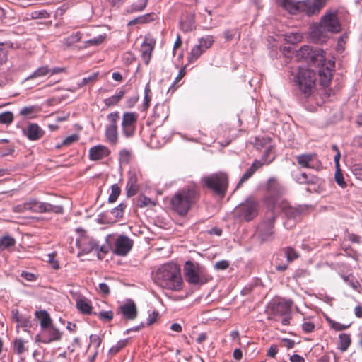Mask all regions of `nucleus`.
<instances>
[{
  "label": "nucleus",
  "instance_id": "1",
  "mask_svg": "<svg viewBox=\"0 0 362 362\" xmlns=\"http://www.w3.org/2000/svg\"><path fill=\"white\" fill-rule=\"evenodd\" d=\"M267 191L265 202L267 206L274 215L280 212L283 213L287 219L284 223L285 226L287 228H291L296 221L300 218L301 211L290 206L288 202L282 198L284 189L276 179L271 177L268 180Z\"/></svg>",
  "mask_w": 362,
  "mask_h": 362
},
{
  "label": "nucleus",
  "instance_id": "2",
  "mask_svg": "<svg viewBox=\"0 0 362 362\" xmlns=\"http://www.w3.org/2000/svg\"><path fill=\"white\" fill-rule=\"evenodd\" d=\"M296 57L299 60H305L318 66L321 85L327 86L329 84L335 62L333 59L327 60L326 53L324 50L313 49L310 46L305 45L297 51Z\"/></svg>",
  "mask_w": 362,
  "mask_h": 362
},
{
  "label": "nucleus",
  "instance_id": "3",
  "mask_svg": "<svg viewBox=\"0 0 362 362\" xmlns=\"http://www.w3.org/2000/svg\"><path fill=\"white\" fill-rule=\"evenodd\" d=\"M154 281L160 287L179 291L182 288V278L177 264L169 262L161 265L156 272Z\"/></svg>",
  "mask_w": 362,
  "mask_h": 362
},
{
  "label": "nucleus",
  "instance_id": "4",
  "mask_svg": "<svg viewBox=\"0 0 362 362\" xmlns=\"http://www.w3.org/2000/svg\"><path fill=\"white\" fill-rule=\"evenodd\" d=\"M199 197V189L194 182L188 184L172 197V209L180 216H185Z\"/></svg>",
  "mask_w": 362,
  "mask_h": 362
},
{
  "label": "nucleus",
  "instance_id": "5",
  "mask_svg": "<svg viewBox=\"0 0 362 362\" xmlns=\"http://www.w3.org/2000/svg\"><path fill=\"white\" fill-rule=\"evenodd\" d=\"M341 29V23L338 17L337 11H327L321 17L320 22L317 25L311 28L310 36L317 42L322 41L324 32L337 33Z\"/></svg>",
  "mask_w": 362,
  "mask_h": 362
},
{
  "label": "nucleus",
  "instance_id": "6",
  "mask_svg": "<svg viewBox=\"0 0 362 362\" xmlns=\"http://www.w3.org/2000/svg\"><path fill=\"white\" fill-rule=\"evenodd\" d=\"M291 75L295 86L301 94L306 98L310 96L315 89V72L306 66H299L297 70L291 71Z\"/></svg>",
  "mask_w": 362,
  "mask_h": 362
},
{
  "label": "nucleus",
  "instance_id": "7",
  "mask_svg": "<svg viewBox=\"0 0 362 362\" xmlns=\"http://www.w3.org/2000/svg\"><path fill=\"white\" fill-rule=\"evenodd\" d=\"M13 211L24 213L31 211L33 213H54L62 214L63 207L60 205H52L47 202H40L35 198H30L25 202L18 204L13 208Z\"/></svg>",
  "mask_w": 362,
  "mask_h": 362
},
{
  "label": "nucleus",
  "instance_id": "8",
  "mask_svg": "<svg viewBox=\"0 0 362 362\" xmlns=\"http://www.w3.org/2000/svg\"><path fill=\"white\" fill-rule=\"evenodd\" d=\"M186 281L193 285H202L209 279L205 268L197 262L188 260L184 265Z\"/></svg>",
  "mask_w": 362,
  "mask_h": 362
},
{
  "label": "nucleus",
  "instance_id": "9",
  "mask_svg": "<svg viewBox=\"0 0 362 362\" xmlns=\"http://www.w3.org/2000/svg\"><path fill=\"white\" fill-rule=\"evenodd\" d=\"M202 183L213 190V192L219 195H224L227 190L228 179L226 173L219 172L204 176L201 180Z\"/></svg>",
  "mask_w": 362,
  "mask_h": 362
},
{
  "label": "nucleus",
  "instance_id": "10",
  "mask_svg": "<svg viewBox=\"0 0 362 362\" xmlns=\"http://www.w3.org/2000/svg\"><path fill=\"white\" fill-rule=\"evenodd\" d=\"M76 245L81 251L78 255L88 254L93 251L97 253L103 252L105 254L108 252L107 246L100 245L98 241L85 234L81 235L77 239Z\"/></svg>",
  "mask_w": 362,
  "mask_h": 362
},
{
  "label": "nucleus",
  "instance_id": "11",
  "mask_svg": "<svg viewBox=\"0 0 362 362\" xmlns=\"http://www.w3.org/2000/svg\"><path fill=\"white\" fill-rule=\"evenodd\" d=\"M119 119L118 112H113L107 115L108 124L105 126V141L110 145H116L119 140L117 121Z\"/></svg>",
  "mask_w": 362,
  "mask_h": 362
},
{
  "label": "nucleus",
  "instance_id": "12",
  "mask_svg": "<svg viewBox=\"0 0 362 362\" xmlns=\"http://www.w3.org/2000/svg\"><path fill=\"white\" fill-rule=\"evenodd\" d=\"M258 209L259 205L257 202L248 199L235 208V214L239 218L249 221L257 216Z\"/></svg>",
  "mask_w": 362,
  "mask_h": 362
},
{
  "label": "nucleus",
  "instance_id": "13",
  "mask_svg": "<svg viewBox=\"0 0 362 362\" xmlns=\"http://www.w3.org/2000/svg\"><path fill=\"white\" fill-rule=\"evenodd\" d=\"M62 337V332L52 324L41 329L40 333L36 335L35 341L47 344L58 341Z\"/></svg>",
  "mask_w": 362,
  "mask_h": 362
},
{
  "label": "nucleus",
  "instance_id": "14",
  "mask_svg": "<svg viewBox=\"0 0 362 362\" xmlns=\"http://www.w3.org/2000/svg\"><path fill=\"white\" fill-rule=\"evenodd\" d=\"M274 221L275 215L271 211L267 213L265 219L259 224L257 232L262 240H268L273 236Z\"/></svg>",
  "mask_w": 362,
  "mask_h": 362
},
{
  "label": "nucleus",
  "instance_id": "15",
  "mask_svg": "<svg viewBox=\"0 0 362 362\" xmlns=\"http://www.w3.org/2000/svg\"><path fill=\"white\" fill-rule=\"evenodd\" d=\"M138 115L135 112H124L121 123L122 133L126 138L132 137L136 131Z\"/></svg>",
  "mask_w": 362,
  "mask_h": 362
},
{
  "label": "nucleus",
  "instance_id": "16",
  "mask_svg": "<svg viewBox=\"0 0 362 362\" xmlns=\"http://www.w3.org/2000/svg\"><path fill=\"white\" fill-rule=\"evenodd\" d=\"M293 301L291 299H281L271 302L268 309L274 316H283L291 314Z\"/></svg>",
  "mask_w": 362,
  "mask_h": 362
},
{
  "label": "nucleus",
  "instance_id": "17",
  "mask_svg": "<svg viewBox=\"0 0 362 362\" xmlns=\"http://www.w3.org/2000/svg\"><path fill=\"white\" fill-rule=\"evenodd\" d=\"M297 163L302 168L320 170L322 163L314 153H302L296 156Z\"/></svg>",
  "mask_w": 362,
  "mask_h": 362
},
{
  "label": "nucleus",
  "instance_id": "18",
  "mask_svg": "<svg viewBox=\"0 0 362 362\" xmlns=\"http://www.w3.org/2000/svg\"><path fill=\"white\" fill-rule=\"evenodd\" d=\"M133 247V240L124 235H119L115 242L113 252L118 256H125Z\"/></svg>",
  "mask_w": 362,
  "mask_h": 362
},
{
  "label": "nucleus",
  "instance_id": "19",
  "mask_svg": "<svg viewBox=\"0 0 362 362\" xmlns=\"http://www.w3.org/2000/svg\"><path fill=\"white\" fill-rule=\"evenodd\" d=\"M327 0H303L300 1L301 11L308 16L318 13L326 5Z\"/></svg>",
  "mask_w": 362,
  "mask_h": 362
},
{
  "label": "nucleus",
  "instance_id": "20",
  "mask_svg": "<svg viewBox=\"0 0 362 362\" xmlns=\"http://www.w3.org/2000/svg\"><path fill=\"white\" fill-rule=\"evenodd\" d=\"M254 145L257 149H264V153L262 156V158L265 157L266 158H269L273 157V159L274 158V154L272 153L273 145L269 137H256L254 141Z\"/></svg>",
  "mask_w": 362,
  "mask_h": 362
},
{
  "label": "nucleus",
  "instance_id": "21",
  "mask_svg": "<svg viewBox=\"0 0 362 362\" xmlns=\"http://www.w3.org/2000/svg\"><path fill=\"white\" fill-rule=\"evenodd\" d=\"M273 160V157L269 158H266L265 157L262 158L261 160H255L252 165L246 170V172L243 175L241 178L240 179L239 182L237 185V187H239L243 182L247 181L252 175L255 173V171L265 164H269Z\"/></svg>",
  "mask_w": 362,
  "mask_h": 362
},
{
  "label": "nucleus",
  "instance_id": "22",
  "mask_svg": "<svg viewBox=\"0 0 362 362\" xmlns=\"http://www.w3.org/2000/svg\"><path fill=\"white\" fill-rule=\"evenodd\" d=\"M110 150L106 146L98 144L89 149L88 157L90 160L97 161L109 156Z\"/></svg>",
  "mask_w": 362,
  "mask_h": 362
},
{
  "label": "nucleus",
  "instance_id": "23",
  "mask_svg": "<svg viewBox=\"0 0 362 362\" xmlns=\"http://www.w3.org/2000/svg\"><path fill=\"white\" fill-rule=\"evenodd\" d=\"M23 134L30 141H37L43 136L45 131L38 124L32 123L23 129Z\"/></svg>",
  "mask_w": 362,
  "mask_h": 362
},
{
  "label": "nucleus",
  "instance_id": "24",
  "mask_svg": "<svg viewBox=\"0 0 362 362\" xmlns=\"http://www.w3.org/2000/svg\"><path fill=\"white\" fill-rule=\"evenodd\" d=\"M156 40L150 37L146 36L141 45V52L143 60L148 64L151 57V53L154 49Z\"/></svg>",
  "mask_w": 362,
  "mask_h": 362
},
{
  "label": "nucleus",
  "instance_id": "25",
  "mask_svg": "<svg viewBox=\"0 0 362 362\" xmlns=\"http://www.w3.org/2000/svg\"><path fill=\"white\" fill-rule=\"evenodd\" d=\"M122 314L128 320H134L137 315L136 307L134 301L129 300L119 307Z\"/></svg>",
  "mask_w": 362,
  "mask_h": 362
},
{
  "label": "nucleus",
  "instance_id": "26",
  "mask_svg": "<svg viewBox=\"0 0 362 362\" xmlns=\"http://www.w3.org/2000/svg\"><path fill=\"white\" fill-rule=\"evenodd\" d=\"M138 175L134 171H129L128 173V180L126 185L127 194L128 197L136 194L138 190Z\"/></svg>",
  "mask_w": 362,
  "mask_h": 362
},
{
  "label": "nucleus",
  "instance_id": "27",
  "mask_svg": "<svg viewBox=\"0 0 362 362\" xmlns=\"http://www.w3.org/2000/svg\"><path fill=\"white\" fill-rule=\"evenodd\" d=\"M277 3L291 14H296L298 11H301L300 1L277 0Z\"/></svg>",
  "mask_w": 362,
  "mask_h": 362
},
{
  "label": "nucleus",
  "instance_id": "28",
  "mask_svg": "<svg viewBox=\"0 0 362 362\" xmlns=\"http://www.w3.org/2000/svg\"><path fill=\"white\" fill-rule=\"evenodd\" d=\"M35 316L40 322V329H42L53 324L49 313L45 310H41L35 313Z\"/></svg>",
  "mask_w": 362,
  "mask_h": 362
},
{
  "label": "nucleus",
  "instance_id": "29",
  "mask_svg": "<svg viewBox=\"0 0 362 362\" xmlns=\"http://www.w3.org/2000/svg\"><path fill=\"white\" fill-rule=\"evenodd\" d=\"M340 276L344 280L345 283L347 284L349 286H350L353 290L357 291L358 293H361L362 286L359 281L352 275H344L340 274Z\"/></svg>",
  "mask_w": 362,
  "mask_h": 362
},
{
  "label": "nucleus",
  "instance_id": "30",
  "mask_svg": "<svg viewBox=\"0 0 362 362\" xmlns=\"http://www.w3.org/2000/svg\"><path fill=\"white\" fill-rule=\"evenodd\" d=\"M156 14L155 13H149L140 16H138L128 23V25H133L136 24L148 23L155 20Z\"/></svg>",
  "mask_w": 362,
  "mask_h": 362
},
{
  "label": "nucleus",
  "instance_id": "31",
  "mask_svg": "<svg viewBox=\"0 0 362 362\" xmlns=\"http://www.w3.org/2000/svg\"><path fill=\"white\" fill-rule=\"evenodd\" d=\"M49 76V66H42L37 69L34 72H33L30 75H29L26 80H34L37 79L40 80L43 78Z\"/></svg>",
  "mask_w": 362,
  "mask_h": 362
},
{
  "label": "nucleus",
  "instance_id": "32",
  "mask_svg": "<svg viewBox=\"0 0 362 362\" xmlns=\"http://www.w3.org/2000/svg\"><path fill=\"white\" fill-rule=\"evenodd\" d=\"M148 0H137L127 8L126 11L129 13L143 11L148 4Z\"/></svg>",
  "mask_w": 362,
  "mask_h": 362
},
{
  "label": "nucleus",
  "instance_id": "33",
  "mask_svg": "<svg viewBox=\"0 0 362 362\" xmlns=\"http://www.w3.org/2000/svg\"><path fill=\"white\" fill-rule=\"evenodd\" d=\"M125 94L124 90H120L116 94L103 100V103L107 107L116 106Z\"/></svg>",
  "mask_w": 362,
  "mask_h": 362
},
{
  "label": "nucleus",
  "instance_id": "34",
  "mask_svg": "<svg viewBox=\"0 0 362 362\" xmlns=\"http://www.w3.org/2000/svg\"><path fill=\"white\" fill-rule=\"evenodd\" d=\"M16 245L15 239L9 235L0 238V251L8 250Z\"/></svg>",
  "mask_w": 362,
  "mask_h": 362
},
{
  "label": "nucleus",
  "instance_id": "35",
  "mask_svg": "<svg viewBox=\"0 0 362 362\" xmlns=\"http://www.w3.org/2000/svg\"><path fill=\"white\" fill-rule=\"evenodd\" d=\"M76 308L83 314L91 313V305L90 302L86 298H78L76 300Z\"/></svg>",
  "mask_w": 362,
  "mask_h": 362
},
{
  "label": "nucleus",
  "instance_id": "36",
  "mask_svg": "<svg viewBox=\"0 0 362 362\" xmlns=\"http://www.w3.org/2000/svg\"><path fill=\"white\" fill-rule=\"evenodd\" d=\"M132 158L131 150L123 148L119 152V161L121 165H127Z\"/></svg>",
  "mask_w": 362,
  "mask_h": 362
},
{
  "label": "nucleus",
  "instance_id": "37",
  "mask_svg": "<svg viewBox=\"0 0 362 362\" xmlns=\"http://www.w3.org/2000/svg\"><path fill=\"white\" fill-rule=\"evenodd\" d=\"M151 97H152V93H151V87H150V83H147L146 85L145 86V88H144V100H143V103H142V110H146L148 108V107L150 105L151 100Z\"/></svg>",
  "mask_w": 362,
  "mask_h": 362
},
{
  "label": "nucleus",
  "instance_id": "38",
  "mask_svg": "<svg viewBox=\"0 0 362 362\" xmlns=\"http://www.w3.org/2000/svg\"><path fill=\"white\" fill-rule=\"evenodd\" d=\"M82 35L80 32H76L73 33L68 37L64 39L63 43L67 47H69L78 42L81 39Z\"/></svg>",
  "mask_w": 362,
  "mask_h": 362
},
{
  "label": "nucleus",
  "instance_id": "39",
  "mask_svg": "<svg viewBox=\"0 0 362 362\" xmlns=\"http://www.w3.org/2000/svg\"><path fill=\"white\" fill-rule=\"evenodd\" d=\"M206 50L202 47H199V44L196 45L192 49L189 55V62H192L197 60Z\"/></svg>",
  "mask_w": 362,
  "mask_h": 362
},
{
  "label": "nucleus",
  "instance_id": "40",
  "mask_svg": "<svg viewBox=\"0 0 362 362\" xmlns=\"http://www.w3.org/2000/svg\"><path fill=\"white\" fill-rule=\"evenodd\" d=\"M339 349L346 351L351 344L350 335L348 334H340L339 336Z\"/></svg>",
  "mask_w": 362,
  "mask_h": 362
},
{
  "label": "nucleus",
  "instance_id": "41",
  "mask_svg": "<svg viewBox=\"0 0 362 362\" xmlns=\"http://www.w3.org/2000/svg\"><path fill=\"white\" fill-rule=\"evenodd\" d=\"M214 37L211 35H206L199 40V45L202 47L204 50L210 48L214 43Z\"/></svg>",
  "mask_w": 362,
  "mask_h": 362
},
{
  "label": "nucleus",
  "instance_id": "42",
  "mask_svg": "<svg viewBox=\"0 0 362 362\" xmlns=\"http://www.w3.org/2000/svg\"><path fill=\"white\" fill-rule=\"evenodd\" d=\"M128 344V339L119 340L116 344L113 345L109 350V354L115 355L118 353L122 349L125 347Z\"/></svg>",
  "mask_w": 362,
  "mask_h": 362
},
{
  "label": "nucleus",
  "instance_id": "43",
  "mask_svg": "<svg viewBox=\"0 0 362 362\" xmlns=\"http://www.w3.org/2000/svg\"><path fill=\"white\" fill-rule=\"evenodd\" d=\"M17 327H22L25 331H27L31 327V317L27 315H23V317L18 319L16 322Z\"/></svg>",
  "mask_w": 362,
  "mask_h": 362
},
{
  "label": "nucleus",
  "instance_id": "44",
  "mask_svg": "<svg viewBox=\"0 0 362 362\" xmlns=\"http://www.w3.org/2000/svg\"><path fill=\"white\" fill-rule=\"evenodd\" d=\"M25 341L22 339H16L13 344V350L18 354H22L26 350Z\"/></svg>",
  "mask_w": 362,
  "mask_h": 362
},
{
  "label": "nucleus",
  "instance_id": "45",
  "mask_svg": "<svg viewBox=\"0 0 362 362\" xmlns=\"http://www.w3.org/2000/svg\"><path fill=\"white\" fill-rule=\"evenodd\" d=\"M284 39L289 43L296 44L301 41L302 35L298 33H291L286 34Z\"/></svg>",
  "mask_w": 362,
  "mask_h": 362
},
{
  "label": "nucleus",
  "instance_id": "46",
  "mask_svg": "<svg viewBox=\"0 0 362 362\" xmlns=\"http://www.w3.org/2000/svg\"><path fill=\"white\" fill-rule=\"evenodd\" d=\"M126 204L120 203L117 206L113 208L110 211V214L115 218H119L123 216L124 210L126 208Z\"/></svg>",
  "mask_w": 362,
  "mask_h": 362
},
{
  "label": "nucleus",
  "instance_id": "47",
  "mask_svg": "<svg viewBox=\"0 0 362 362\" xmlns=\"http://www.w3.org/2000/svg\"><path fill=\"white\" fill-rule=\"evenodd\" d=\"M334 180L337 184L341 188H345L346 187V182L344 180V175L340 168L336 169L334 173Z\"/></svg>",
  "mask_w": 362,
  "mask_h": 362
},
{
  "label": "nucleus",
  "instance_id": "48",
  "mask_svg": "<svg viewBox=\"0 0 362 362\" xmlns=\"http://www.w3.org/2000/svg\"><path fill=\"white\" fill-rule=\"evenodd\" d=\"M13 120V115L11 112L7 111L0 114V124L8 125Z\"/></svg>",
  "mask_w": 362,
  "mask_h": 362
},
{
  "label": "nucleus",
  "instance_id": "49",
  "mask_svg": "<svg viewBox=\"0 0 362 362\" xmlns=\"http://www.w3.org/2000/svg\"><path fill=\"white\" fill-rule=\"evenodd\" d=\"M120 188L117 184L111 186V193L109 195L108 200L110 202H115L120 194Z\"/></svg>",
  "mask_w": 362,
  "mask_h": 362
},
{
  "label": "nucleus",
  "instance_id": "50",
  "mask_svg": "<svg viewBox=\"0 0 362 362\" xmlns=\"http://www.w3.org/2000/svg\"><path fill=\"white\" fill-rule=\"evenodd\" d=\"M284 254L288 262L293 261L298 257V252L291 247H287L284 249Z\"/></svg>",
  "mask_w": 362,
  "mask_h": 362
},
{
  "label": "nucleus",
  "instance_id": "51",
  "mask_svg": "<svg viewBox=\"0 0 362 362\" xmlns=\"http://www.w3.org/2000/svg\"><path fill=\"white\" fill-rule=\"evenodd\" d=\"M328 322H329L330 327L335 331H342V330L346 329L347 328H349L350 327V324L344 325V324H341L340 322L334 321L332 320H329Z\"/></svg>",
  "mask_w": 362,
  "mask_h": 362
},
{
  "label": "nucleus",
  "instance_id": "52",
  "mask_svg": "<svg viewBox=\"0 0 362 362\" xmlns=\"http://www.w3.org/2000/svg\"><path fill=\"white\" fill-rule=\"evenodd\" d=\"M98 316L104 322H110L113 318V312L111 310H103L98 314Z\"/></svg>",
  "mask_w": 362,
  "mask_h": 362
},
{
  "label": "nucleus",
  "instance_id": "53",
  "mask_svg": "<svg viewBox=\"0 0 362 362\" xmlns=\"http://www.w3.org/2000/svg\"><path fill=\"white\" fill-rule=\"evenodd\" d=\"M351 171L357 179L362 180V163L354 164L351 167Z\"/></svg>",
  "mask_w": 362,
  "mask_h": 362
},
{
  "label": "nucleus",
  "instance_id": "54",
  "mask_svg": "<svg viewBox=\"0 0 362 362\" xmlns=\"http://www.w3.org/2000/svg\"><path fill=\"white\" fill-rule=\"evenodd\" d=\"M185 69L180 70L177 77L175 78V81L169 88V90H172L173 92L175 91L179 86V85H177V83L185 76Z\"/></svg>",
  "mask_w": 362,
  "mask_h": 362
},
{
  "label": "nucleus",
  "instance_id": "55",
  "mask_svg": "<svg viewBox=\"0 0 362 362\" xmlns=\"http://www.w3.org/2000/svg\"><path fill=\"white\" fill-rule=\"evenodd\" d=\"M345 255L355 259L356 261H360L362 256L357 251L353 250L351 248H345L344 249Z\"/></svg>",
  "mask_w": 362,
  "mask_h": 362
},
{
  "label": "nucleus",
  "instance_id": "56",
  "mask_svg": "<svg viewBox=\"0 0 362 362\" xmlns=\"http://www.w3.org/2000/svg\"><path fill=\"white\" fill-rule=\"evenodd\" d=\"M154 205L153 202L146 196H141L138 200V206L139 207H145L148 206Z\"/></svg>",
  "mask_w": 362,
  "mask_h": 362
},
{
  "label": "nucleus",
  "instance_id": "57",
  "mask_svg": "<svg viewBox=\"0 0 362 362\" xmlns=\"http://www.w3.org/2000/svg\"><path fill=\"white\" fill-rule=\"evenodd\" d=\"M180 28L185 32H188V31L192 30V29H193L192 18H191L187 22H185L182 20L180 21Z\"/></svg>",
  "mask_w": 362,
  "mask_h": 362
},
{
  "label": "nucleus",
  "instance_id": "58",
  "mask_svg": "<svg viewBox=\"0 0 362 362\" xmlns=\"http://www.w3.org/2000/svg\"><path fill=\"white\" fill-rule=\"evenodd\" d=\"M295 180L300 184H305L310 182L308 175L305 173H301L295 176Z\"/></svg>",
  "mask_w": 362,
  "mask_h": 362
},
{
  "label": "nucleus",
  "instance_id": "59",
  "mask_svg": "<svg viewBox=\"0 0 362 362\" xmlns=\"http://www.w3.org/2000/svg\"><path fill=\"white\" fill-rule=\"evenodd\" d=\"M79 137L78 135L76 134H73L69 136H67L66 139H64L62 141V144L64 146H68L72 144L73 143L77 141L78 140Z\"/></svg>",
  "mask_w": 362,
  "mask_h": 362
},
{
  "label": "nucleus",
  "instance_id": "60",
  "mask_svg": "<svg viewBox=\"0 0 362 362\" xmlns=\"http://www.w3.org/2000/svg\"><path fill=\"white\" fill-rule=\"evenodd\" d=\"M314 328L315 325L310 321L305 320L302 324V329L306 333H310L313 332Z\"/></svg>",
  "mask_w": 362,
  "mask_h": 362
},
{
  "label": "nucleus",
  "instance_id": "61",
  "mask_svg": "<svg viewBox=\"0 0 362 362\" xmlns=\"http://www.w3.org/2000/svg\"><path fill=\"white\" fill-rule=\"evenodd\" d=\"M48 262L50 263L52 267L54 269H57L59 267L58 261L55 259V255L50 253L47 255Z\"/></svg>",
  "mask_w": 362,
  "mask_h": 362
},
{
  "label": "nucleus",
  "instance_id": "62",
  "mask_svg": "<svg viewBox=\"0 0 362 362\" xmlns=\"http://www.w3.org/2000/svg\"><path fill=\"white\" fill-rule=\"evenodd\" d=\"M158 311H153L151 313H150L148 315V317H147V320H146V324L148 325H151L152 324H153L154 322H156L157 320V318L158 317Z\"/></svg>",
  "mask_w": 362,
  "mask_h": 362
},
{
  "label": "nucleus",
  "instance_id": "63",
  "mask_svg": "<svg viewBox=\"0 0 362 362\" xmlns=\"http://www.w3.org/2000/svg\"><path fill=\"white\" fill-rule=\"evenodd\" d=\"M35 112L34 106L24 107L20 110V115L22 116H30Z\"/></svg>",
  "mask_w": 362,
  "mask_h": 362
},
{
  "label": "nucleus",
  "instance_id": "64",
  "mask_svg": "<svg viewBox=\"0 0 362 362\" xmlns=\"http://www.w3.org/2000/svg\"><path fill=\"white\" fill-rule=\"evenodd\" d=\"M104 38L105 37L103 35H100L98 37L90 39L86 42V43L88 44V45H97L101 43L103 41Z\"/></svg>",
  "mask_w": 362,
  "mask_h": 362
}]
</instances>
